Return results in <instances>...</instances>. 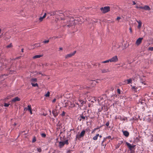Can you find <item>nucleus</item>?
<instances>
[{
	"label": "nucleus",
	"instance_id": "7ed1b4c3",
	"mask_svg": "<svg viewBox=\"0 0 153 153\" xmlns=\"http://www.w3.org/2000/svg\"><path fill=\"white\" fill-rule=\"evenodd\" d=\"M101 12L104 13H106L110 11V7L109 6L105 7H101L100 9Z\"/></svg>",
	"mask_w": 153,
	"mask_h": 153
},
{
	"label": "nucleus",
	"instance_id": "c9c22d12",
	"mask_svg": "<svg viewBox=\"0 0 153 153\" xmlns=\"http://www.w3.org/2000/svg\"><path fill=\"white\" fill-rule=\"evenodd\" d=\"M85 132H88L89 133V132L90 131V130L89 128H87L85 129Z\"/></svg>",
	"mask_w": 153,
	"mask_h": 153
},
{
	"label": "nucleus",
	"instance_id": "72a5a7b5",
	"mask_svg": "<svg viewBox=\"0 0 153 153\" xmlns=\"http://www.w3.org/2000/svg\"><path fill=\"white\" fill-rule=\"evenodd\" d=\"M41 136L43 137H45L46 136V135L45 133H42L41 134Z\"/></svg>",
	"mask_w": 153,
	"mask_h": 153
},
{
	"label": "nucleus",
	"instance_id": "a18cd8bd",
	"mask_svg": "<svg viewBox=\"0 0 153 153\" xmlns=\"http://www.w3.org/2000/svg\"><path fill=\"white\" fill-rule=\"evenodd\" d=\"M97 130V128H94L93 129V131H92V132L91 133H94V132H95V131H96V130Z\"/></svg>",
	"mask_w": 153,
	"mask_h": 153
},
{
	"label": "nucleus",
	"instance_id": "aec40b11",
	"mask_svg": "<svg viewBox=\"0 0 153 153\" xmlns=\"http://www.w3.org/2000/svg\"><path fill=\"white\" fill-rule=\"evenodd\" d=\"M137 22L138 24V25L137 26V28L138 29H140L142 26V22L140 21H137Z\"/></svg>",
	"mask_w": 153,
	"mask_h": 153
},
{
	"label": "nucleus",
	"instance_id": "a878e982",
	"mask_svg": "<svg viewBox=\"0 0 153 153\" xmlns=\"http://www.w3.org/2000/svg\"><path fill=\"white\" fill-rule=\"evenodd\" d=\"M132 89L135 92H137V87H136L135 86H132Z\"/></svg>",
	"mask_w": 153,
	"mask_h": 153
},
{
	"label": "nucleus",
	"instance_id": "13d9d810",
	"mask_svg": "<svg viewBox=\"0 0 153 153\" xmlns=\"http://www.w3.org/2000/svg\"><path fill=\"white\" fill-rule=\"evenodd\" d=\"M103 143H104V142H102L101 143V145H102V146H104V144H103Z\"/></svg>",
	"mask_w": 153,
	"mask_h": 153
},
{
	"label": "nucleus",
	"instance_id": "5701e85b",
	"mask_svg": "<svg viewBox=\"0 0 153 153\" xmlns=\"http://www.w3.org/2000/svg\"><path fill=\"white\" fill-rule=\"evenodd\" d=\"M46 13H45L44 15L42 17H41L39 18V20L40 22H42L43 20V19L46 16Z\"/></svg>",
	"mask_w": 153,
	"mask_h": 153
},
{
	"label": "nucleus",
	"instance_id": "0eeeda50",
	"mask_svg": "<svg viewBox=\"0 0 153 153\" xmlns=\"http://www.w3.org/2000/svg\"><path fill=\"white\" fill-rule=\"evenodd\" d=\"M110 62H115L118 61V58L117 56H114L111 58L109 59Z\"/></svg>",
	"mask_w": 153,
	"mask_h": 153
},
{
	"label": "nucleus",
	"instance_id": "0e129e2a",
	"mask_svg": "<svg viewBox=\"0 0 153 153\" xmlns=\"http://www.w3.org/2000/svg\"><path fill=\"white\" fill-rule=\"evenodd\" d=\"M99 136L100 137V138H101L102 137V136L101 135H99Z\"/></svg>",
	"mask_w": 153,
	"mask_h": 153
},
{
	"label": "nucleus",
	"instance_id": "6ab92c4d",
	"mask_svg": "<svg viewBox=\"0 0 153 153\" xmlns=\"http://www.w3.org/2000/svg\"><path fill=\"white\" fill-rule=\"evenodd\" d=\"M102 72V73H107L109 72V71L108 69H104L101 70Z\"/></svg>",
	"mask_w": 153,
	"mask_h": 153
},
{
	"label": "nucleus",
	"instance_id": "2eb2a0df",
	"mask_svg": "<svg viewBox=\"0 0 153 153\" xmlns=\"http://www.w3.org/2000/svg\"><path fill=\"white\" fill-rule=\"evenodd\" d=\"M103 100V97H100L98 98L97 99V101H98L99 102V104H102V102H101V101Z\"/></svg>",
	"mask_w": 153,
	"mask_h": 153
},
{
	"label": "nucleus",
	"instance_id": "f3484780",
	"mask_svg": "<svg viewBox=\"0 0 153 153\" xmlns=\"http://www.w3.org/2000/svg\"><path fill=\"white\" fill-rule=\"evenodd\" d=\"M125 84H129L131 83L132 82V79H127L124 81Z\"/></svg>",
	"mask_w": 153,
	"mask_h": 153
},
{
	"label": "nucleus",
	"instance_id": "bf43d9fd",
	"mask_svg": "<svg viewBox=\"0 0 153 153\" xmlns=\"http://www.w3.org/2000/svg\"><path fill=\"white\" fill-rule=\"evenodd\" d=\"M56 152V151L55 150H54L53 151V152H52V153H55Z\"/></svg>",
	"mask_w": 153,
	"mask_h": 153
},
{
	"label": "nucleus",
	"instance_id": "7c9ffc66",
	"mask_svg": "<svg viewBox=\"0 0 153 153\" xmlns=\"http://www.w3.org/2000/svg\"><path fill=\"white\" fill-rule=\"evenodd\" d=\"M109 62H110L109 59H108L107 60H106V61L102 62V63H106Z\"/></svg>",
	"mask_w": 153,
	"mask_h": 153
},
{
	"label": "nucleus",
	"instance_id": "393cba45",
	"mask_svg": "<svg viewBox=\"0 0 153 153\" xmlns=\"http://www.w3.org/2000/svg\"><path fill=\"white\" fill-rule=\"evenodd\" d=\"M42 55H36L35 56L33 57V58L34 59L38 58H39L41 57L42 56Z\"/></svg>",
	"mask_w": 153,
	"mask_h": 153
},
{
	"label": "nucleus",
	"instance_id": "c03bdc74",
	"mask_svg": "<svg viewBox=\"0 0 153 153\" xmlns=\"http://www.w3.org/2000/svg\"><path fill=\"white\" fill-rule=\"evenodd\" d=\"M111 136H109L106 137V139H111Z\"/></svg>",
	"mask_w": 153,
	"mask_h": 153
},
{
	"label": "nucleus",
	"instance_id": "58836bf2",
	"mask_svg": "<svg viewBox=\"0 0 153 153\" xmlns=\"http://www.w3.org/2000/svg\"><path fill=\"white\" fill-rule=\"evenodd\" d=\"M117 93L119 94H120V93H121V91H120V90L118 88L117 89Z\"/></svg>",
	"mask_w": 153,
	"mask_h": 153
},
{
	"label": "nucleus",
	"instance_id": "f257e3e1",
	"mask_svg": "<svg viewBox=\"0 0 153 153\" xmlns=\"http://www.w3.org/2000/svg\"><path fill=\"white\" fill-rule=\"evenodd\" d=\"M64 22L65 23V26L69 27L74 25L75 23L74 18L69 17H67L66 19L64 20Z\"/></svg>",
	"mask_w": 153,
	"mask_h": 153
},
{
	"label": "nucleus",
	"instance_id": "cd10ccee",
	"mask_svg": "<svg viewBox=\"0 0 153 153\" xmlns=\"http://www.w3.org/2000/svg\"><path fill=\"white\" fill-rule=\"evenodd\" d=\"M122 120L123 121H126V122L128 121L127 118V117H123L122 119Z\"/></svg>",
	"mask_w": 153,
	"mask_h": 153
},
{
	"label": "nucleus",
	"instance_id": "ea45409f",
	"mask_svg": "<svg viewBox=\"0 0 153 153\" xmlns=\"http://www.w3.org/2000/svg\"><path fill=\"white\" fill-rule=\"evenodd\" d=\"M10 105L9 104L5 103L4 104V106L5 107H8Z\"/></svg>",
	"mask_w": 153,
	"mask_h": 153
},
{
	"label": "nucleus",
	"instance_id": "a19ab883",
	"mask_svg": "<svg viewBox=\"0 0 153 153\" xmlns=\"http://www.w3.org/2000/svg\"><path fill=\"white\" fill-rule=\"evenodd\" d=\"M65 114V112L64 111H62V113L61 114V115L62 116H64Z\"/></svg>",
	"mask_w": 153,
	"mask_h": 153
},
{
	"label": "nucleus",
	"instance_id": "de8ad7c7",
	"mask_svg": "<svg viewBox=\"0 0 153 153\" xmlns=\"http://www.w3.org/2000/svg\"><path fill=\"white\" fill-rule=\"evenodd\" d=\"M56 99L54 98L53 99V100L52 101V102L53 103H54L56 101Z\"/></svg>",
	"mask_w": 153,
	"mask_h": 153
},
{
	"label": "nucleus",
	"instance_id": "b1692460",
	"mask_svg": "<svg viewBox=\"0 0 153 153\" xmlns=\"http://www.w3.org/2000/svg\"><path fill=\"white\" fill-rule=\"evenodd\" d=\"M99 136V134H97L96 136H94L93 137V139L94 140H97L98 138V137Z\"/></svg>",
	"mask_w": 153,
	"mask_h": 153
},
{
	"label": "nucleus",
	"instance_id": "49530a36",
	"mask_svg": "<svg viewBox=\"0 0 153 153\" xmlns=\"http://www.w3.org/2000/svg\"><path fill=\"white\" fill-rule=\"evenodd\" d=\"M129 30H130V33H132V28L131 27H130L129 28Z\"/></svg>",
	"mask_w": 153,
	"mask_h": 153
},
{
	"label": "nucleus",
	"instance_id": "412c9836",
	"mask_svg": "<svg viewBox=\"0 0 153 153\" xmlns=\"http://www.w3.org/2000/svg\"><path fill=\"white\" fill-rule=\"evenodd\" d=\"M65 145L63 141H60L59 143V146L60 148H62Z\"/></svg>",
	"mask_w": 153,
	"mask_h": 153
},
{
	"label": "nucleus",
	"instance_id": "20e7f679",
	"mask_svg": "<svg viewBox=\"0 0 153 153\" xmlns=\"http://www.w3.org/2000/svg\"><path fill=\"white\" fill-rule=\"evenodd\" d=\"M85 130H83L80 133V134H77L76 136V139H77L79 140H80V139L82 137H83L85 134Z\"/></svg>",
	"mask_w": 153,
	"mask_h": 153
},
{
	"label": "nucleus",
	"instance_id": "5fc2aeb1",
	"mask_svg": "<svg viewBox=\"0 0 153 153\" xmlns=\"http://www.w3.org/2000/svg\"><path fill=\"white\" fill-rule=\"evenodd\" d=\"M106 139V138H103V141H102V142H105V139Z\"/></svg>",
	"mask_w": 153,
	"mask_h": 153
},
{
	"label": "nucleus",
	"instance_id": "423d86ee",
	"mask_svg": "<svg viewBox=\"0 0 153 153\" xmlns=\"http://www.w3.org/2000/svg\"><path fill=\"white\" fill-rule=\"evenodd\" d=\"M52 113L55 117H56L58 115L59 111L57 110V106L52 111Z\"/></svg>",
	"mask_w": 153,
	"mask_h": 153
},
{
	"label": "nucleus",
	"instance_id": "338daca9",
	"mask_svg": "<svg viewBox=\"0 0 153 153\" xmlns=\"http://www.w3.org/2000/svg\"><path fill=\"white\" fill-rule=\"evenodd\" d=\"M43 115H44V116H46V114H43Z\"/></svg>",
	"mask_w": 153,
	"mask_h": 153
},
{
	"label": "nucleus",
	"instance_id": "bb28decb",
	"mask_svg": "<svg viewBox=\"0 0 153 153\" xmlns=\"http://www.w3.org/2000/svg\"><path fill=\"white\" fill-rule=\"evenodd\" d=\"M31 84L32 85V86L33 87H38V85L37 83H31Z\"/></svg>",
	"mask_w": 153,
	"mask_h": 153
},
{
	"label": "nucleus",
	"instance_id": "774afa93",
	"mask_svg": "<svg viewBox=\"0 0 153 153\" xmlns=\"http://www.w3.org/2000/svg\"><path fill=\"white\" fill-rule=\"evenodd\" d=\"M94 100L95 101H96V100L95 99V98H94Z\"/></svg>",
	"mask_w": 153,
	"mask_h": 153
},
{
	"label": "nucleus",
	"instance_id": "052dcab7",
	"mask_svg": "<svg viewBox=\"0 0 153 153\" xmlns=\"http://www.w3.org/2000/svg\"><path fill=\"white\" fill-rule=\"evenodd\" d=\"M59 50H62V48H59Z\"/></svg>",
	"mask_w": 153,
	"mask_h": 153
},
{
	"label": "nucleus",
	"instance_id": "4468645a",
	"mask_svg": "<svg viewBox=\"0 0 153 153\" xmlns=\"http://www.w3.org/2000/svg\"><path fill=\"white\" fill-rule=\"evenodd\" d=\"M123 135L126 137H128L129 135V132L126 131H122Z\"/></svg>",
	"mask_w": 153,
	"mask_h": 153
},
{
	"label": "nucleus",
	"instance_id": "4d7b16f0",
	"mask_svg": "<svg viewBox=\"0 0 153 153\" xmlns=\"http://www.w3.org/2000/svg\"><path fill=\"white\" fill-rule=\"evenodd\" d=\"M29 111H30V114H32V109H31Z\"/></svg>",
	"mask_w": 153,
	"mask_h": 153
},
{
	"label": "nucleus",
	"instance_id": "8fccbe9b",
	"mask_svg": "<svg viewBox=\"0 0 153 153\" xmlns=\"http://www.w3.org/2000/svg\"><path fill=\"white\" fill-rule=\"evenodd\" d=\"M71 152L72 150H69L66 153H71Z\"/></svg>",
	"mask_w": 153,
	"mask_h": 153
},
{
	"label": "nucleus",
	"instance_id": "39448f33",
	"mask_svg": "<svg viewBox=\"0 0 153 153\" xmlns=\"http://www.w3.org/2000/svg\"><path fill=\"white\" fill-rule=\"evenodd\" d=\"M68 105H69L68 107L69 109H70V108H73L75 106V104L74 102L69 101L65 103V107H67Z\"/></svg>",
	"mask_w": 153,
	"mask_h": 153
},
{
	"label": "nucleus",
	"instance_id": "6e6552de",
	"mask_svg": "<svg viewBox=\"0 0 153 153\" xmlns=\"http://www.w3.org/2000/svg\"><path fill=\"white\" fill-rule=\"evenodd\" d=\"M79 103L75 102V103L77 105H79L81 107L85 103V102L83 100H82L80 99H79Z\"/></svg>",
	"mask_w": 153,
	"mask_h": 153
},
{
	"label": "nucleus",
	"instance_id": "79ce46f5",
	"mask_svg": "<svg viewBox=\"0 0 153 153\" xmlns=\"http://www.w3.org/2000/svg\"><path fill=\"white\" fill-rule=\"evenodd\" d=\"M49 42V40H45V41H43V42L45 43H48Z\"/></svg>",
	"mask_w": 153,
	"mask_h": 153
},
{
	"label": "nucleus",
	"instance_id": "69168bd1",
	"mask_svg": "<svg viewBox=\"0 0 153 153\" xmlns=\"http://www.w3.org/2000/svg\"><path fill=\"white\" fill-rule=\"evenodd\" d=\"M45 66H48V65H47V63H46L45 64Z\"/></svg>",
	"mask_w": 153,
	"mask_h": 153
},
{
	"label": "nucleus",
	"instance_id": "4be33fe9",
	"mask_svg": "<svg viewBox=\"0 0 153 153\" xmlns=\"http://www.w3.org/2000/svg\"><path fill=\"white\" fill-rule=\"evenodd\" d=\"M37 81V79L36 78H32L30 79V82L31 83L36 82Z\"/></svg>",
	"mask_w": 153,
	"mask_h": 153
},
{
	"label": "nucleus",
	"instance_id": "4c0bfd02",
	"mask_svg": "<svg viewBox=\"0 0 153 153\" xmlns=\"http://www.w3.org/2000/svg\"><path fill=\"white\" fill-rule=\"evenodd\" d=\"M37 151L39 152H41L42 151V149H41L40 148H37Z\"/></svg>",
	"mask_w": 153,
	"mask_h": 153
},
{
	"label": "nucleus",
	"instance_id": "f03ea898",
	"mask_svg": "<svg viewBox=\"0 0 153 153\" xmlns=\"http://www.w3.org/2000/svg\"><path fill=\"white\" fill-rule=\"evenodd\" d=\"M136 8H137L143 9L145 10L148 11H149L151 10L150 7L148 5H145L144 6H141L140 5H138V4H137L136 6Z\"/></svg>",
	"mask_w": 153,
	"mask_h": 153
},
{
	"label": "nucleus",
	"instance_id": "f8f14e48",
	"mask_svg": "<svg viewBox=\"0 0 153 153\" xmlns=\"http://www.w3.org/2000/svg\"><path fill=\"white\" fill-rule=\"evenodd\" d=\"M80 118L79 120L81 121L82 120V121H84L85 119L87 120L88 119V117L87 116H84L82 114L80 115Z\"/></svg>",
	"mask_w": 153,
	"mask_h": 153
},
{
	"label": "nucleus",
	"instance_id": "09e8293b",
	"mask_svg": "<svg viewBox=\"0 0 153 153\" xmlns=\"http://www.w3.org/2000/svg\"><path fill=\"white\" fill-rule=\"evenodd\" d=\"M113 49L115 51H118V49L117 48H115V47H113Z\"/></svg>",
	"mask_w": 153,
	"mask_h": 153
},
{
	"label": "nucleus",
	"instance_id": "f704fd0d",
	"mask_svg": "<svg viewBox=\"0 0 153 153\" xmlns=\"http://www.w3.org/2000/svg\"><path fill=\"white\" fill-rule=\"evenodd\" d=\"M13 46V45L11 43L10 44V45H8L7 46V48H11Z\"/></svg>",
	"mask_w": 153,
	"mask_h": 153
},
{
	"label": "nucleus",
	"instance_id": "ddd939ff",
	"mask_svg": "<svg viewBox=\"0 0 153 153\" xmlns=\"http://www.w3.org/2000/svg\"><path fill=\"white\" fill-rule=\"evenodd\" d=\"M20 100V99L18 97H16L15 98L11 100V102H15L16 101H19Z\"/></svg>",
	"mask_w": 153,
	"mask_h": 153
},
{
	"label": "nucleus",
	"instance_id": "1a4fd4ad",
	"mask_svg": "<svg viewBox=\"0 0 153 153\" xmlns=\"http://www.w3.org/2000/svg\"><path fill=\"white\" fill-rule=\"evenodd\" d=\"M143 39V38H139L137 39L136 42L135 44L137 45L138 46L141 43L142 40Z\"/></svg>",
	"mask_w": 153,
	"mask_h": 153
},
{
	"label": "nucleus",
	"instance_id": "9b49d317",
	"mask_svg": "<svg viewBox=\"0 0 153 153\" xmlns=\"http://www.w3.org/2000/svg\"><path fill=\"white\" fill-rule=\"evenodd\" d=\"M76 51H74L73 53L67 55L65 56L66 58H68L74 56L76 53Z\"/></svg>",
	"mask_w": 153,
	"mask_h": 153
},
{
	"label": "nucleus",
	"instance_id": "dca6fc26",
	"mask_svg": "<svg viewBox=\"0 0 153 153\" xmlns=\"http://www.w3.org/2000/svg\"><path fill=\"white\" fill-rule=\"evenodd\" d=\"M123 143V141H122V140L119 141L118 143L116 146V149L120 147V146Z\"/></svg>",
	"mask_w": 153,
	"mask_h": 153
},
{
	"label": "nucleus",
	"instance_id": "c756f323",
	"mask_svg": "<svg viewBox=\"0 0 153 153\" xmlns=\"http://www.w3.org/2000/svg\"><path fill=\"white\" fill-rule=\"evenodd\" d=\"M64 143V144H66V145H68L69 143L68 142V140H66L64 141H63Z\"/></svg>",
	"mask_w": 153,
	"mask_h": 153
},
{
	"label": "nucleus",
	"instance_id": "e433bc0d",
	"mask_svg": "<svg viewBox=\"0 0 153 153\" xmlns=\"http://www.w3.org/2000/svg\"><path fill=\"white\" fill-rule=\"evenodd\" d=\"M123 117H122L120 115H119L118 116V119H120L121 120H122V118H123Z\"/></svg>",
	"mask_w": 153,
	"mask_h": 153
},
{
	"label": "nucleus",
	"instance_id": "473e14b6",
	"mask_svg": "<svg viewBox=\"0 0 153 153\" xmlns=\"http://www.w3.org/2000/svg\"><path fill=\"white\" fill-rule=\"evenodd\" d=\"M50 93L49 91H48L47 93L45 94V96L46 97H48L50 96Z\"/></svg>",
	"mask_w": 153,
	"mask_h": 153
},
{
	"label": "nucleus",
	"instance_id": "6e6d98bb",
	"mask_svg": "<svg viewBox=\"0 0 153 153\" xmlns=\"http://www.w3.org/2000/svg\"><path fill=\"white\" fill-rule=\"evenodd\" d=\"M132 2L133 3V5H135L136 4V3H135V2L134 1H132Z\"/></svg>",
	"mask_w": 153,
	"mask_h": 153
},
{
	"label": "nucleus",
	"instance_id": "9d476101",
	"mask_svg": "<svg viewBox=\"0 0 153 153\" xmlns=\"http://www.w3.org/2000/svg\"><path fill=\"white\" fill-rule=\"evenodd\" d=\"M126 144L129 148L130 150L131 151H132V149H133L135 146V145L131 146L130 144L127 142H126Z\"/></svg>",
	"mask_w": 153,
	"mask_h": 153
},
{
	"label": "nucleus",
	"instance_id": "603ef678",
	"mask_svg": "<svg viewBox=\"0 0 153 153\" xmlns=\"http://www.w3.org/2000/svg\"><path fill=\"white\" fill-rule=\"evenodd\" d=\"M121 19L120 17H117L116 19V20H119V19Z\"/></svg>",
	"mask_w": 153,
	"mask_h": 153
},
{
	"label": "nucleus",
	"instance_id": "2f4dec72",
	"mask_svg": "<svg viewBox=\"0 0 153 153\" xmlns=\"http://www.w3.org/2000/svg\"><path fill=\"white\" fill-rule=\"evenodd\" d=\"M148 50L149 51H153V47H150L148 49Z\"/></svg>",
	"mask_w": 153,
	"mask_h": 153
},
{
	"label": "nucleus",
	"instance_id": "37998d69",
	"mask_svg": "<svg viewBox=\"0 0 153 153\" xmlns=\"http://www.w3.org/2000/svg\"><path fill=\"white\" fill-rule=\"evenodd\" d=\"M109 121H108V122H107L105 124V125L107 126H108L109 125Z\"/></svg>",
	"mask_w": 153,
	"mask_h": 153
},
{
	"label": "nucleus",
	"instance_id": "864d4df0",
	"mask_svg": "<svg viewBox=\"0 0 153 153\" xmlns=\"http://www.w3.org/2000/svg\"><path fill=\"white\" fill-rule=\"evenodd\" d=\"M118 116H116L114 117L115 119V120H117V119H118Z\"/></svg>",
	"mask_w": 153,
	"mask_h": 153
},
{
	"label": "nucleus",
	"instance_id": "3c124183",
	"mask_svg": "<svg viewBox=\"0 0 153 153\" xmlns=\"http://www.w3.org/2000/svg\"><path fill=\"white\" fill-rule=\"evenodd\" d=\"M10 97H11L10 96H7L6 98V99H8L10 98Z\"/></svg>",
	"mask_w": 153,
	"mask_h": 153
},
{
	"label": "nucleus",
	"instance_id": "680f3d73",
	"mask_svg": "<svg viewBox=\"0 0 153 153\" xmlns=\"http://www.w3.org/2000/svg\"><path fill=\"white\" fill-rule=\"evenodd\" d=\"M22 52H24V49H23V48L22 49Z\"/></svg>",
	"mask_w": 153,
	"mask_h": 153
},
{
	"label": "nucleus",
	"instance_id": "a211bd4d",
	"mask_svg": "<svg viewBox=\"0 0 153 153\" xmlns=\"http://www.w3.org/2000/svg\"><path fill=\"white\" fill-rule=\"evenodd\" d=\"M31 109H32V108L30 105H28L27 106V107H25L24 108L25 111L28 110V111H29Z\"/></svg>",
	"mask_w": 153,
	"mask_h": 153
},
{
	"label": "nucleus",
	"instance_id": "c85d7f7f",
	"mask_svg": "<svg viewBox=\"0 0 153 153\" xmlns=\"http://www.w3.org/2000/svg\"><path fill=\"white\" fill-rule=\"evenodd\" d=\"M36 141V137L35 136H34L32 140V143H34Z\"/></svg>",
	"mask_w": 153,
	"mask_h": 153
},
{
	"label": "nucleus",
	"instance_id": "e2e57ef3",
	"mask_svg": "<svg viewBox=\"0 0 153 153\" xmlns=\"http://www.w3.org/2000/svg\"><path fill=\"white\" fill-rule=\"evenodd\" d=\"M117 47L118 48H119L120 46H119V45H117Z\"/></svg>",
	"mask_w": 153,
	"mask_h": 153
}]
</instances>
